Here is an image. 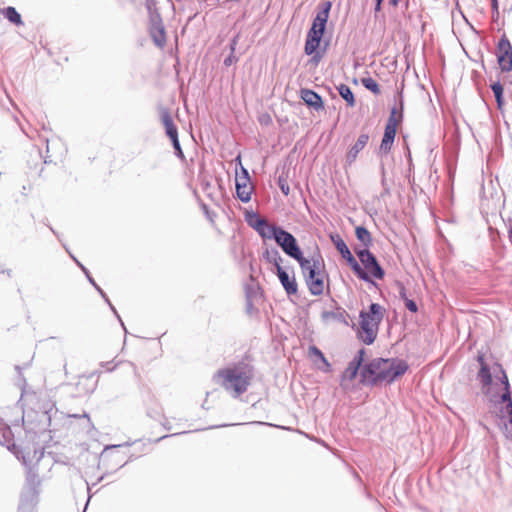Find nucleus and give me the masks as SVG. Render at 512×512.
<instances>
[{
  "mask_svg": "<svg viewBox=\"0 0 512 512\" xmlns=\"http://www.w3.org/2000/svg\"><path fill=\"white\" fill-rule=\"evenodd\" d=\"M480 370L478 379L482 392L490 398L503 421V432L507 438H512V400L509 382L501 365L495 364L491 368L484 361V356H478Z\"/></svg>",
  "mask_w": 512,
  "mask_h": 512,
  "instance_id": "nucleus-1",
  "label": "nucleus"
},
{
  "mask_svg": "<svg viewBox=\"0 0 512 512\" xmlns=\"http://www.w3.org/2000/svg\"><path fill=\"white\" fill-rule=\"evenodd\" d=\"M253 379V368L249 364L237 363L219 369L213 376L216 385L222 387L233 397L245 393Z\"/></svg>",
  "mask_w": 512,
  "mask_h": 512,
  "instance_id": "nucleus-2",
  "label": "nucleus"
},
{
  "mask_svg": "<svg viewBox=\"0 0 512 512\" xmlns=\"http://www.w3.org/2000/svg\"><path fill=\"white\" fill-rule=\"evenodd\" d=\"M408 370L403 360L378 358L372 360L361 370L363 382L369 384L391 383Z\"/></svg>",
  "mask_w": 512,
  "mask_h": 512,
  "instance_id": "nucleus-3",
  "label": "nucleus"
},
{
  "mask_svg": "<svg viewBox=\"0 0 512 512\" xmlns=\"http://www.w3.org/2000/svg\"><path fill=\"white\" fill-rule=\"evenodd\" d=\"M306 284L311 294L322 295L325 290L324 262L320 255L311 258L303 257L299 262Z\"/></svg>",
  "mask_w": 512,
  "mask_h": 512,
  "instance_id": "nucleus-4",
  "label": "nucleus"
},
{
  "mask_svg": "<svg viewBox=\"0 0 512 512\" xmlns=\"http://www.w3.org/2000/svg\"><path fill=\"white\" fill-rule=\"evenodd\" d=\"M384 313L385 309L377 303L371 304L368 311L360 312L358 337L365 344L370 345L375 341Z\"/></svg>",
  "mask_w": 512,
  "mask_h": 512,
  "instance_id": "nucleus-5",
  "label": "nucleus"
},
{
  "mask_svg": "<svg viewBox=\"0 0 512 512\" xmlns=\"http://www.w3.org/2000/svg\"><path fill=\"white\" fill-rule=\"evenodd\" d=\"M274 239L276 243L282 248V250L287 255L294 258L297 262H299L303 258L302 252L297 244V241L291 233L285 231L282 228H278L277 234H275Z\"/></svg>",
  "mask_w": 512,
  "mask_h": 512,
  "instance_id": "nucleus-6",
  "label": "nucleus"
},
{
  "mask_svg": "<svg viewBox=\"0 0 512 512\" xmlns=\"http://www.w3.org/2000/svg\"><path fill=\"white\" fill-rule=\"evenodd\" d=\"M401 118V114H398L396 109L393 108L385 126L384 135L380 144L381 151L388 153L391 150Z\"/></svg>",
  "mask_w": 512,
  "mask_h": 512,
  "instance_id": "nucleus-7",
  "label": "nucleus"
},
{
  "mask_svg": "<svg viewBox=\"0 0 512 512\" xmlns=\"http://www.w3.org/2000/svg\"><path fill=\"white\" fill-rule=\"evenodd\" d=\"M357 256L364 266L363 271L367 274L368 279L369 276L379 280L384 278V270L381 268L375 256L369 250H360L357 252Z\"/></svg>",
  "mask_w": 512,
  "mask_h": 512,
  "instance_id": "nucleus-8",
  "label": "nucleus"
},
{
  "mask_svg": "<svg viewBox=\"0 0 512 512\" xmlns=\"http://www.w3.org/2000/svg\"><path fill=\"white\" fill-rule=\"evenodd\" d=\"M497 61L502 71H512V45L503 35L497 45Z\"/></svg>",
  "mask_w": 512,
  "mask_h": 512,
  "instance_id": "nucleus-9",
  "label": "nucleus"
},
{
  "mask_svg": "<svg viewBox=\"0 0 512 512\" xmlns=\"http://www.w3.org/2000/svg\"><path fill=\"white\" fill-rule=\"evenodd\" d=\"M334 242L338 252L342 255V257L350 264L353 271L357 274L360 279L368 281L367 274L360 267L352 253L350 252L346 243L339 236L331 237Z\"/></svg>",
  "mask_w": 512,
  "mask_h": 512,
  "instance_id": "nucleus-10",
  "label": "nucleus"
},
{
  "mask_svg": "<svg viewBox=\"0 0 512 512\" xmlns=\"http://www.w3.org/2000/svg\"><path fill=\"white\" fill-rule=\"evenodd\" d=\"M160 119H161V122H162L165 130H166L167 136L171 139V141L173 143V147L175 148L177 155L182 158L183 152L180 147L179 140H178V131H177L176 126L173 123L171 114L167 108H162L160 110Z\"/></svg>",
  "mask_w": 512,
  "mask_h": 512,
  "instance_id": "nucleus-11",
  "label": "nucleus"
},
{
  "mask_svg": "<svg viewBox=\"0 0 512 512\" xmlns=\"http://www.w3.org/2000/svg\"><path fill=\"white\" fill-rule=\"evenodd\" d=\"M149 34L157 47L163 48L166 45L167 34L159 14L151 16Z\"/></svg>",
  "mask_w": 512,
  "mask_h": 512,
  "instance_id": "nucleus-12",
  "label": "nucleus"
},
{
  "mask_svg": "<svg viewBox=\"0 0 512 512\" xmlns=\"http://www.w3.org/2000/svg\"><path fill=\"white\" fill-rule=\"evenodd\" d=\"M236 193L239 199L243 202H248L251 199L253 186L246 169L242 168L241 173H236Z\"/></svg>",
  "mask_w": 512,
  "mask_h": 512,
  "instance_id": "nucleus-13",
  "label": "nucleus"
},
{
  "mask_svg": "<svg viewBox=\"0 0 512 512\" xmlns=\"http://www.w3.org/2000/svg\"><path fill=\"white\" fill-rule=\"evenodd\" d=\"M321 10L318 11L315 19L313 20L311 28L318 30L319 32H324L326 23L329 18V13L332 7L331 1H324L320 5Z\"/></svg>",
  "mask_w": 512,
  "mask_h": 512,
  "instance_id": "nucleus-14",
  "label": "nucleus"
},
{
  "mask_svg": "<svg viewBox=\"0 0 512 512\" xmlns=\"http://www.w3.org/2000/svg\"><path fill=\"white\" fill-rule=\"evenodd\" d=\"M276 274L288 295H295L298 292V285L294 275H289L283 268L278 267Z\"/></svg>",
  "mask_w": 512,
  "mask_h": 512,
  "instance_id": "nucleus-15",
  "label": "nucleus"
},
{
  "mask_svg": "<svg viewBox=\"0 0 512 512\" xmlns=\"http://www.w3.org/2000/svg\"><path fill=\"white\" fill-rule=\"evenodd\" d=\"M300 97L310 107L316 110L324 108V103L320 95L310 89H302L300 91Z\"/></svg>",
  "mask_w": 512,
  "mask_h": 512,
  "instance_id": "nucleus-16",
  "label": "nucleus"
},
{
  "mask_svg": "<svg viewBox=\"0 0 512 512\" xmlns=\"http://www.w3.org/2000/svg\"><path fill=\"white\" fill-rule=\"evenodd\" d=\"M369 141V135L366 133L360 134L355 144L347 153V160L352 163L356 160L360 151L364 149Z\"/></svg>",
  "mask_w": 512,
  "mask_h": 512,
  "instance_id": "nucleus-17",
  "label": "nucleus"
},
{
  "mask_svg": "<svg viewBox=\"0 0 512 512\" xmlns=\"http://www.w3.org/2000/svg\"><path fill=\"white\" fill-rule=\"evenodd\" d=\"M365 351L363 349L359 350L358 355L355 357V359L349 364V366L346 368V370L343 373V377L345 379L352 380L357 375L358 369L360 364L362 363L364 359Z\"/></svg>",
  "mask_w": 512,
  "mask_h": 512,
  "instance_id": "nucleus-18",
  "label": "nucleus"
},
{
  "mask_svg": "<svg viewBox=\"0 0 512 512\" xmlns=\"http://www.w3.org/2000/svg\"><path fill=\"white\" fill-rule=\"evenodd\" d=\"M279 227L270 225L267 220L258 221L255 225V230L259 233V235L264 239L274 238L275 234H277V229Z\"/></svg>",
  "mask_w": 512,
  "mask_h": 512,
  "instance_id": "nucleus-19",
  "label": "nucleus"
},
{
  "mask_svg": "<svg viewBox=\"0 0 512 512\" xmlns=\"http://www.w3.org/2000/svg\"><path fill=\"white\" fill-rule=\"evenodd\" d=\"M263 258L270 264L275 266V269L281 267L282 257L277 249H266L263 252Z\"/></svg>",
  "mask_w": 512,
  "mask_h": 512,
  "instance_id": "nucleus-20",
  "label": "nucleus"
},
{
  "mask_svg": "<svg viewBox=\"0 0 512 512\" xmlns=\"http://www.w3.org/2000/svg\"><path fill=\"white\" fill-rule=\"evenodd\" d=\"M337 90L349 107L355 106V97L348 85L340 84L337 86Z\"/></svg>",
  "mask_w": 512,
  "mask_h": 512,
  "instance_id": "nucleus-21",
  "label": "nucleus"
},
{
  "mask_svg": "<svg viewBox=\"0 0 512 512\" xmlns=\"http://www.w3.org/2000/svg\"><path fill=\"white\" fill-rule=\"evenodd\" d=\"M2 14L7 18L11 23L19 26L21 25L22 19L21 15L16 11L14 7H7L3 9Z\"/></svg>",
  "mask_w": 512,
  "mask_h": 512,
  "instance_id": "nucleus-22",
  "label": "nucleus"
},
{
  "mask_svg": "<svg viewBox=\"0 0 512 512\" xmlns=\"http://www.w3.org/2000/svg\"><path fill=\"white\" fill-rule=\"evenodd\" d=\"M355 234L357 239L362 242L365 246H369L372 242L371 234L370 232L362 226H358L355 229Z\"/></svg>",
  "mask_w": 512,
  "mask_h": 512,
  "instance_id": "nucleus-23",
  "label": "nucleus"
},
{
  "mask_svg": "<svg viewBox=\"0 0 512 512\" xmlns=\"http://www.w3.org/2000/svg\"><path fill=\"white\" fill-rule=\"evenodd\" d=\"M320 43H321V39L307 37L306 42H305V47H304L305 53L307 55L314 54L317 51V49L319 48Z\"/></svg>",
  "mask_w": 512,
  "mask_h": 512,
  "instance_id": "nucleus-24",
  "label": "nucleus"
},
{
  "mask_svg": "<svg viewBox=\"0 0 512 512\" xmlns=\"http://www.w3.org/2000/svg\"><path fill=\"white\" fill-rule=\"evenodd\" d=\"M491 89L494 93V96L496 98V102H497V105H498V108L499 109H502L503 105H504V100H503V86L501 85L500 82H495L491 85Z\"/></svg>",
  "mask_w": 512,
  "mask_h": 512,
  "instance_id": "nucleus-25",
  "label": "nucleus"
},
{
  "mask_svg": "<svg viewBox=\"0 0 512 512\" xmlns=\"http://www.w3.org/2000/svg\"><path fill=\"white\" fill-rule=\"evenodd\" d=\"M361 82H362V85L366 89L370 90L374 94H379L381 92L379 84L373 78H371V77L362 78Z\"/></svg>",
  "mask_w": 512,
  "mask_h": 512,
  "instance_id": "nucleus-26",
  "label": "nucleus"
},
{
  "mask_svg": "<svg viewBox=\"0 0 512 512\" xmlns=\"http://www.w3.org/2000/svg\"><path fill=\"white\" fill-rule=\"evenodd\" d=\"M309 355L317 357L323 363L325 371L330 370L329 362L325 358L324 354L316 346H311L309 348Z\"/></svg>",
  "mask_w": 512,
  "mask_h": 512,
  "instance_id": "nucleus-27",
  "label": "nucleus"
},
{
  "mask_svg": "<svg viewBox=\"0 0 512 512\" xmlns=\"http://www.w3.org/2000/svg\"><path fill=\"white\" fill-rule=\"evenodd\" d=\"M400 295H401V297L403 298V300H404V302H405V307H406L409 311H411V312H413V313H416V312H417V310H418L417 304H416L413 300L408 299V298L406 297V294H405V288H404V287H402V289H401V291H400Z\"/></svg>",
  "mask_w": 512,
  "mask_h": 512,
  "instance_id": "nucleus-28",
  "label": "nucleus"
},
{
  "mask_svg": "<svg viewBox=\"0 0 512 512\" xmlns=\"http://www.w3.org/2000/svg\"><path fill=\"white\" fill-rule=\"evenodd\" d=\"M265 220H266V219H264V218H260V217H259V216H257V215H253V216H251V217L247 220V222H248V224H249L253 229H255V225L258 223V221H265Z\"/></svg>",
  "mask_w": 512,
  "mask_h": 512,
  "instance_id": "nucleus-29",
  "label": "nucleus"
},
{
  "mask_svg": "<svg viewBox=\"0 0 512 512\" xmlns=\"http://www.w3.org/2000/svg\"><path fill=\"white\" fill-rule=\"evenodd\" d=\"M323 34H324V32H319L318 30H316L314 28H310V30L308 31L307 37L322 39Z\"/></svg>",
  "mask_w": 512,
  "mask_h": 512,
  "instance_id": "nucleus-30",
  "label": "nucleus"
},
{
  "mask_svg": "<svg viewBox=\"0 0 512 512\" xmlns=\"http://www.w3.org/2000/svg\"><path fill=\"white\" fill-rule=\"evenodd\" d=\"M27 480H28L32 485H34V484H38V483H39L38 481H36V479H35V475H34V474H32L31 472H29V474H28V476H27Z\"/></svg>",
  "mask_w": 512,
  "mask_h": 512,
  "instance_id": "nucleus-31",
  "label": "nucleus"
},
{
  "mask_svg": "<svg viewBox=\"0 0 512 512\" xmlns=\"http://www.w3.org/2000/svg\"><path fill=\"white\" fill-rule=\"evenodd\" d=\"M280 188H281V191L285 194V195H288L289 194V186L286 185V184H280Z\"/></svg>",
  "mask_w": 512,
  "mask_h": 512,
  "instance_id": "nucleus-32",
  "label": "nucleus"
},
{
  "mask_svg": "<svg viewBox=\"0 0 512 512\" xmlns=\"http://www.w3.org/2000/svg\"><path fill=\"white\" fill-rule=\"evenodd\" d=\"M382 2H383V0H376V6H375V11L376 12L381 10Z\"/></svg>",
  "mask_w": 512,
  "mask_h": 512,
  "instance_id": "nucleus-33",
  "label": "nucleus"
},
{
  "mask_svg": "<svg viewBox=\"0 0 512 512\" xmlns=\"http://www.w3.org/2000/svg\"><path fill=\"white\" fill-rule=\"evenodd\" d=\"M231 63H232V57H231V56H230V57H228V58H226V59H225V61H224V64H225L226 66H229Z\"/></svg>",
  "mask_w": 512,
  "mask_h": 512,
  "instance_id": "nucleus-34",
  "label": "nucleus"
},
{
  "mask_svg": "<svg viewBox=\"0 0 512 512\" xmlns=\"http://www.w3.org/2000/svg\"><path fill=\"white\" fill-rule=\"evenodd\" d=\"M399 1H400V0H389V3H390L392 6L396 7V6L398 5Z\"/></svg>",
  "mask_w": 512,
  "mask_h": 512,
  "instance_id": "nucleus-35",
  "label": "nucleus"
},
{
  "mask_svg": "<svg viewBox=\"0 0 512 512\" xmlns=\"http://www.w3.org/2000/svg\"><path fill=\"white\" fill-rule=\"evenodd\" d=\"M314 59L318 62V61H319V59H320V56H319L318 54H316V55L314 56Z\"/></svg>",
  "mask_w": 512,
  "mask_h": 512,
  "instance_id": "nucleus-36",
  "label": "nucleus"
}]
</instances>
